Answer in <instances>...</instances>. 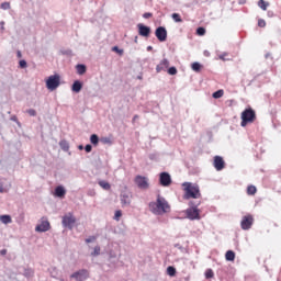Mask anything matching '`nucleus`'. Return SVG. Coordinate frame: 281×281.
Here are the masks:
<instances>
[{"mask_svg":"<svg viewBox=\"0 0 281 281\" xmlns=\"http://www.w3.org/2000/svg\"><path fill=\"white\" fill-rule=\"evenodd\" d=\"M167 273L171 277V278H175L177 276V269L172 266H169L167 268Z\"/></svg>","mask_w":281,"mask_h":281,"instance_id":"25","label":"nucleus"},{"mask_svg":"<svg viewBox=\"0 0 281 281\" xmlns=\"http://www.w3.org/2000/svg\"><path fill=\"white\" fill-rule=\"evenodd\" d=\"M101 144H113V140L111 139V137H101L100 139Z\"/></svg>","mask_w":281,"mask_h":281,"instance_id":"30","label":"nucleus"},{"mask_svg":"<svg viewBox=\"0 0 281 281\" xmlns=\"http://www.w3.org/2000/svg\"><path fill=\"white\" fill-rule=\"evenodd\" d=\"M155 34L160 43H164L168 38V31L164 26L157 27Z\"/></svg>","mask_w":281,"mask_h":281,"instance_id":"12","label":"nucleus"},{"mask_svg":"<svg viewBox=\"0 0 281 281\" xmlns=\"http://www.w3.org/2000/svg\"><path fill=\"white\" fill-rule=\"evenodd\" d=\"M258 5L261 10L266 11L267 8H269V2L265 1V0H259L258 1Z\"/></svg>","mask_w":281,"mask_h":281,"instance_id":"26","label":"nucleus"},{"mask_svg":"<svg viewBox=\"0 0 281 281\" xmlns=\"http://www.w3.org/2000/svg\"><path fill=\"white\" fill-rule=\"evenodd\" d=\"M171 18L176 23H183V20L181 19V15L179 13L171 14Z\"/></svg>","mask_w":281,"mask_h":281,"instance_id":"29","label":"nucleus"},{"mask_svg":"<svg viewBox=\"0 0 281 281\" xmlns=\"http://www.w3.org/2000/svg\"><path fill=\"white\" fill-rule=\"evenodd\" d=\"M256 122V111L254 109L248 108L241 112V123L240 126L245 127L248 124H254Z\"/></svg>","mask_w":281,"mask_h":281,"instance_id":"3","label":"nucleus"},{"mask_svg":"<svg viewBox=\"0 0 281 281\" xmlns=\"http://www.w3.org/2000/svg\"><path fill=\"white\" fill-rule=\"evenodd\" d=\"M202 68H203V66H202L201 64H199V61H194V63L191 65V69H192L193 71H196V72L201 71Z\"/></svg>","mask_w":281,"mask_h":281,"instance_id":"23","label":"nucleus"},{"mask_svg":"<svg viewBox=\"0 0 281 281\" xmlns=\"http://www.w3.org/2000/svg\"><path fill=\"white\" fill-rule=\"evenodd\" d=\"M90 142L93 146H98V144L100 143V137H98V134H92L90 136Z\"/></svg>","mask_w":281,"mask_h":281,"instance_id":"22","label":"nucleus"},{"mask_svg":"<svg viewBox=\"0 0 281 281\" xmlns=\"http://www.w3.org/2000/svg\"><path fill=\"white\" fill-rule=\"evenodd\" d=\"M257 192H258V189L256 188V186H254V184L248 186L247 194L249 196H254Z\"/></svg>","mask_w":281,"mask_h":281,"instance_id":"21","label":"nucleus"},{"mask_svg":"<svg viewBox=\"0 0 281 281\" xmlns=\"http://www.w3.org/2000/svg\"><path fill=\"white\" fill-rule=\"evenodd\" d=\"M167 71L169 76H177V67H170Z\"/></svg>","mask_w":281,"mask_h":281,"instance_id":"34","label":"nucleus"},{"mask_svg":"<svg viewBox=\"0 0 281 281\" xmlns=\"http://www.w3.org/2000/svg\"><path fill=\"white\" fill-rule=\"evenodd\" d=\"M183 188V199L187 201L190 199H201V189L199 188V184L192 183V182H184L182 183Z\"/></svg>","mask_w":281,"mask_h":281,"instance_id":"2","label":"nucleus"},{"mask_svg":"<svg viewBox=\"0 0 281 281\" xmlns=\"http://www.w3.org/2000/svg\"><path fill=\"white\" fill-rule=\"evenodd\" d=\"M227 56H229V54L223 53V54H221V55L218 56V58H220V60H227V59H226Z\"/></svg>","mask_w":281,"mask_h":281,"instance_id":"42","label":"nucleus"},{"mask_svg":"<svg viewBox=\"0 0 281 281\" xmlns=\"http://www.w3.org/2000/svg\"><path fill=\"white\" fill-rule=\"evenodd\" d=\"M223 95H225V91L224 90H217L213 93V98L215 100H218V98H223Z\"/></svg>","mask_w":281,"mask_h":281,"instance_id":"27","label":"nucleus"},{"mask_svg":"<svg viewBox=\"0 0 281 281\" xmlns=\"http://www.w3.org/2000/svg\"><path fill=\"white\" fill-rule=\"evenodd\" d=\"M137 117H138V116H137V115H135V116L133 117V120L135 121V120H137Z\"/></svg>","mask_w":281,"mask_h":281,"instance_id":"48","label":"nucleus"},{"mask_svg":"<svg viewBox=\"0 0 281 281\" xmlns=\"http://www.w3.org/2000/svg\"><path fill=\"white\" fill-rule=\"evenodd\" d=\"M225 258L229 262H234V260L236 259V254L233 250H227L226 255H225Z\"/></svg>","mask_w":281,"mask_h":281,"instance_id":"20","label":"nucleus"},{"mask_svg":"<svg viewBox=\"0 0 281 281\" xmlns=\"http://www.w3.org/2000/svg\"><path fill=\"white\" fill-rule=\"evenodd\" d=\"M147 49H149V50L153 49V46L147 47Z\"/></svg>","mask_w":281,"mask_h":281,"instance_id":"50","label":"nucleus"},{"mask_svg":"<svg viewBox=\"0 0 281 281\" xmlns=\"http://www.w3.org/2000/svg\"><path fill=\"white\" fill-rule=\"evenodd\" d=\"M26 113H29V115H31V117H35V115H36V110L30 109V110L26 111Z\"/></svg>","mask_w":281,"mask_h":281,"instance_id":"40","label":"nucleus"},{"mask_svg":"<svg viewBox=\"0 0 281 281\" xmlns=\"http://www.w3.org/2000/svg\"><path fill=\"white\" fill-rule=\"evenodd\" d=\"M100 246H95L93 252H91V256H100Z\"/></svg>","mask_w":281,"mask_h":281,"instance_id":"35","label":"nucleus"},{"mask_svg":"<svg viewBox=\"0 0 281 281\" xmlns=\"http://www.w3.org/2000/svg\"><path fill=\"white\" fill-rule=\"evenodd\" d=\"M95 240H98V237L97 236H90L89 238L86 239V243L89 244V243H95Z\"/></svg>","mask_w":281,"mask_h":281,"instance_id":"37","label":"nucleus"},{"mask_svg":"<svg viewBox=\"0 0 281 281\" xmlns=\"http://www.w3.org/2000/svg\"><path fill=\"white\" fill-rule=\"evenodd\" d=\"M205 278H206V280H210L211 278H214V271L212 269H207L205 271Z\"/></svg>","mask_w":281,"mask_h":281,"instance_id":"31","label":"nucleus"},{"mask_svg":"<svg viewBox=\"0 0 281 281\" xmlns=\"http://www.w3.org/2000/svg\"><path fill=\"white\" fill-rule=\"evenodd\" d=\"M170 67V61L168 59H162L157 66L156 71L157 74H161V71H166Z\"/></svg>","mask_w":281,"mask_h":281,"instance_id":"15","label":"nucleus"},{"mask_svg":"<svg viewBox=\"0 0 281 281\" xmlns=\"http://www.w3.org/2000/svg\"><path fill=\"white\" fill-rule=\"evenodd\" d=\"M0 192H3V187H0Z\"/></svg>","mask_w":281,"mask_h":281,"instance_id":"49","label":"nucleus"},{"mask_svg":"<svg viewBox=\"0 0 281 281\" xmlns=\"http://www.w3.org/2000/svg\"><path fill=\"white\" fill-rule=\"evenodd\" d=\"M0 254H1V256H5V254H8V250L2 249V250L0 251Z\"/></svg>","mask_w":281,"mask_h":281,"instance_id":"46","label":"nucleus"},{"mask_svg":"<svg viewBox=\"0 0 281 281\" xmlns=\"http://www.w3.org/2000/svg\"><path fill=\"white\" fill-rule=\"evenodd\" d=\"M159 183L162 186V188H168L172 184V178L170 177V173L168 172H161L159 176Z\"/></svg>","mask_w":281,"mask_h":281,"instance_id":"9","label":"nucleus"},{"mask_svg":"<svg viewBox=\"0 0 281 281\" xmlns=\"http://www.w3.org/2000/svg\"><path fill=\"white\" fill-rule=\"evenodd\" d=\"M143 16H144L145 19H150V18H153V13L147 12V13H144Z\"/></svg>","mask_w":281,"mask_h":281,"instance_id":"44","label":"nucleus"},{"mask_svg":"<svg viewBox=\"0 0 281 281\" xmlns=\"http://www.w3.org/2000/svg\"><path fill=\"white\" fill-rule=\"evenodd\" d=\"M114 218H115V221H120V218H122V211H115V213H114Z\"/></svg>","mask_w":281,"mask_h":281,"instance_id":"36","label":"nucleus"},{"mask_svg":"<svg viewBox=\"0 0 281 281\" xmlns=\"http://www.w3.org/2000/svg\"><path fill=\"white\" fill-rule=\"evenodd\" d=\"M137 27L139 36H145L146 38L150 36V27L144 24H138Z\"/></svg>","mask_w":281,"mask_h":281,"instance_id":"14","label":"nucleus"},{"mask_svg":"<svg viewBox=\"0 0 281 281\" xmlns=\"http://www.w3.org/2000/svg\"><path fill=\"white\" fill-rule=\"evenodd\" d=\"M63 225L64 227H68V229H74V225H76V217L74 214L68 213L63 217Z\"/></svg>","mask_w":281,"mask_h":281,"instance_id":"8","label":"nucleus"},{"mask_svg":"<svg viewBox=\"0 0 281 281\" xmlns=\"http://www.w3.org/2000/svg\"><path fill=\"white\" fill-rule=\"evenodd\" d=\"M251 225H254V215L244 216L240 223L241 229H251Z\"/></svg>","mask_w":281,"mask_h":281,"instance_id":"11","label":"nucleus"},{"mask_svg":"<svg viewBox=\"0 0 281 281\" xmlns=\"http://www.w3.org/2000/svg\"><path fill=\"white\" fill-rule=\"evenodd\" d=\"M112 52H116V54H119V56H123L124 55V49H120V47L114 46L112 48Z\"/></svg>","mask_w":281,"mask_h":281,"instance_id":"33","label":"nucleus"},{"mask_svg":"<svg viewBox=\"0 0 281 281\" xmlns=\"http://www.w3.org/2000/svg\"><path fill=\"white\" fill-rule=\"evenodd\" d=\"M89 278V271L87 270H79L70 276V280L76 281H85Z\"/></svg>","mask_w":281,"mask_h":281,"instance_id":"10","label":"nucleus"},{"mask_svg":"<svg viewBox=\"0 0 281 281\" xmlns=\"http://www.w3.org/2000/svg\"><path fill=\"white\" fill-rule=\"evenodd\" d=\"M76 69H77V74L79 76H85V74H87V66L82 65V64H78L76 66Z\"/></svg>","mask_w":281,"mask_h":281,"instance_id":"19","label":"nucleus"},{"mask_svg":"<svg viewBox=\"0 0 281 281\" xmlns=\"http://www.w3.org/2000/svg\"><path fill=\"white\" fill-rule=\"evenodd\" d=\"M121 204L122 206L131 205V196L126 193L121 194Z\"/></svg>","mask_w":281,"mask_h":281,"instance_id":"17","label":"nucleus"},{"mask_svg":"<svg viewBox=\"0 0 281 281\" xmlns=\"http://www.w3.org/2000/svg\"><path fill=\"white\" fill-rule=\"evenodd\" d=\"M1 9H2V10H10V2H3V3L1 4Z\"/></svg>","mask_w":281,"mask_h":281,"instance_id":"39","label":"nucleus"},{"mask_svg":"<svg viewBox=\"0 0 281 281\" xmlns=\"http://www.w3.org/2000/svg\"><path fill=\"white\" fill-rule=\"evenodd\" d=\"M5 22H0V30H5Z\"/></svg>","mask_w":281,"mask_h":281,"instance_id":"45","label":"nucleus"},{"mask_svg":"<svg viewBox=\"0 0 281 281\" xmlns=\"http://www.w3.org/2000/svg\"><path fill=\"white\" fill-rule=\"evenodd\" d=\"M85 150L86 153H91V150H93V147L91 145H86Z\"/></svg>","mask_w":281,"mask_h":281,"instance_id":"43","label":"nucleus"},{"mask_svg":"<svg viewBox=\"0 0 281 281\" xmlns=\"http://www.w3.org/2000/svg\"><path fill=\"white\" fill-rule=\"evenodd\" d=\"M171 206L166 198L158 195L156 201L149 203V212L156 216H164L165 214H170Z\"/></svg>","mask_w":281,"mask_h":281,"instance_id":"1","label":"nucleus"},{"mask_svg":"<svg viewBox=\"0 0 281 281\" xmlns=\"http://www.w3.org/2000/svg\"><path fill=\"white\" fill-rule=\"evenodd\" d=\"M196 35L198 36H205V29L204 27H198L196 30Z\"/></svg>","mask_w":281,"mask_h":281,"instance_id":"32","label":"nucleus"},{"mask_svg":"<svg viewBox=\"0 0 281 281\" xmlns=\"http://www.w3.org/2000/svg\"><path fill=\"white\" fill-rule=\"evenodd\" d=\"M60 87V75H52L46 80V89L48 91H56Z\"/></svg>","mask_w":281,"mask_h":281,"instance_id":"4","label":"nucleus"},{"mask_svg":"<svg viewBox=\"0 0 281 281\" xmlns=\"http://www.w3.org/2000/svg\"><path fill=\"white\" fill-rule=\"evenodd\" d=\"M16 56H18V58H22L23 55L21 54V50L16 52Z\"/></svg>","mask_w":281,"mask_h":281,"instance_id":"47","label":"nucleus"},{"mask_svg":"<svg viewBox=\"0 0 281 281\" xmlns=\"http://www.w3.org/2000/svg\"><path fill=\"white\" fill-rule=\"evenodd\" d=\"M52 229V224L47 221V217H42L40 224L36 225L35 232H49Z\"/></svg>","mask_w":281,"mask_h":281,"instance_id":"7","label":"nucleus"},{"mask_svg":"<svg viewBox=\"0 0 281 281\" xmlns=\"http://www.w3.org/2000/svg\"><path fill=\"white\" fill-rule=\"evenodd\" d=\"M99 186L103 188V190H111V184L104 180L99 181Z\"/></svg>","mask_w":281,"mask_h":281,"instance_id":"28","label":"nucleus"},{"mask_svg":"<svg viewBox=\"0 0 281 281\" xmlns=\"http://www.w3.org/2000/svg\"><path fill=\"white\" fill-rule=\"evenodd\" d=\"M258 25H259V27H266L267 26V22L265 20L260 19L258 21Z\"/></svg>","mask_w":281,"mask_h":281,"instance_id":"41","label":"nucleus"},{"mask_svg":"<svg viewBox=\"0 0 281 281\" xmlns=\"http://www.w3.org/2000/svg\"><path fill=\"white\" fill-rule=\"evenodd\" d=\"M71 90L74 91V93H80V91H82V82L80 81H75L72 83Z\"/></svg>","mask_w":281,"mask_h":281,"instance_id":"18","label":"nucleus"},{"mask_svg":"<svg viewBox=\"0 0 281 281\" xmlns=\"http://www.w3.org/2000/svg\"><path fill=\"white\" fill-rule=\"evenodd\" d=\"M134 183L139 188V190H148L150 188V183H148V178L144 176H136L134 179Z\"/></svg>","mask_w":281,"mask_h":281,"instance_id":"6","label":"nucleus"},{"mask_svg":"<svg viewBox=\"0 0 281 281\" xmlns=\"http://www.w3.org/2000/svg\"><path fill=\"white\" fill-rule=\"evenodd\" d=\"M0 221L4 223V225H8V223H12V217H10V215H1Z\"/></svg>","mask_w":281,"mask_h":281,"instance_id":"24","label":"nucleus"},{"mask_svg":"<svg viewBox=\"0 0 281 281\" xmlns=\"http://www.w3.org/2000/svg\"><path fill=\"white\" fill-rule=\"evenodd\" d=\"M79 148H81V149H82V146H80Z\"/></svg>","mask_w":281,"mask_h":281,"instance_id":"51","label":"nucleus"},{"mask_svg":"<svg viewBox=\"0 0 281 281\" xmlns=\"http://www.w3.org/2000/svg\"><path fill=\"white\" fill-rule=\"evenodd\" d=\"M186 215L190 221H201V210H199L196 206L187 209Z\"/></svg>","mask_w":281,"mask_h":281,"instance_id":"5","label":"nucleus"},{"mask_svg":"<svg viewBox=\"0 0 281 281\" xmlns=\"http://www.w3.org/2000/svg\"><path fill=\"white\" fill-rule=\"evenodd\" d=\"M19 65L21 69H25V67H27V61H25V59H22L20 60Z\"/></svg>","mask_w":281,"mask_h":281,"instance_id":"38","label":"nucleus"},{"mask_svg":"<svg viewBox=\"0 0 281 281\" xmlns=\"http://www.w3.org/2000/svg\"><path fill=\"white\" fill-rule=\"evenodd\" d=\"M67 194V191L63 186L56 187L55 189V196H58L59 199H63Z\"/></svg>","mask_w":281,"mask_h":281,"instance_id":"16","label":"nucleus"},{"mask_svg":"<svg viewBox=\"0 0 281 281\" xmlns=\"http://www.w3.org/2000/svg\"><path fill=\"white\" fill-rule=\"evenodd\" d=\"M215 170L221 171L225 168V160L221 156H215L213 160Z\"/></svg>","mask_w":281,"mask_h":281,"instance_id":"13","label":"nucleus"}]
</instances>
